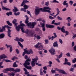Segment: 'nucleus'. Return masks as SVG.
<instances>
[{"label":"nucleus","mask_w":76,"mask_h":76,"mask_svg":"<svg viewBox=\"0 0 76 76\" xmlns=\"http://www.w3.org/2000/svg\"><path fill=\"white\" fill-rule=\"evenodd\" d=\"M51 10V9L49 7H44L43 8H40L39 7H35V8L34 10L35 14L37 16L39 14V13L41 11L42 12H48V13H51V12L50 10Z\"/></svg>","instance_id":"nucleus-1"},{"label":"nucleus","mask_w":76,"mask_h":76,"mask_svg":"<svg viewBox=\"0 0 76 76\" xmlns=\"http://www.w3.org/2000/svg\"><path fill=\"white\" fill-rule=\"evenodd\" d=\"M38 60V58L36 57L32 59V61H31V66L32 67H34L35 66V63H37V60Z\"/></svg>","instance_id":"nucleus-2"},{"label":"nucleus","mask_w":76,"mask_h":76,"mask_svg":"<svg viewBox=\"0 0 76 76\" xmlns=\"http://www.w3.org/2000/svg\"><path fill=\"white\" fill-rule=\"evenodd\" d=\"M37 24V23L33 22L31 24V22L27 24V26H30L31 28H34V26L35 25Z\"/></svg>","instance_id":"nucleus-3"},{"label":"nucleus","mask_w":76,"mask_h":76,"mask_svg":"<svg viewBox=\"0 0 76 76\" xmlns=\"http://www.w3.org/2000/svg\"><path fill=\"white\" fill-rule=\"evenodd\" d=\"M49 51L52 55H54V54H56V53H55V50L53 48H51V49L49 50Z\"/></svg>","instance_id":"nucleus-4"},{"label":"nucleus","mask_w":76,"mask_h":76,"mask_svg":"<svg viewBox=\"0 0 76 76\" xmlns=\"http://www.w3.org/2000/svg\"><path fill=\"white\" fill-rule=\"evenodd\" d=\"M40 24L41 25V27L42 28L43 31H45V24L42 23V22H40Z\"/></svg>","instance_id":"nucleus-5"},{"label":"nucleus","mask_w":76,"mask_h":76,"mask_svg":"<svg viewBox=\"0 0 76 76\" xmlns=\"http://www.w3.org/2000/svg\"><path fill=\"white\" fill-rule=\"evenodd\" d=\"M4 58H7V56H6L4 54H2L0 55V59H4Z\"/></svg>","instance_id":"nucleus-6"},{"label":"nucleus","mask_w":76,"mask_h":76,"mask_svg":"<svg viewBox=\"0 0 76 76\" xmlns=\"http://www.w3.org/2000/svg\"><path fill=\"white\" fill-rule=\"evenodd\" d=\"M45 26L46 28H54V26L53 25H50V24H46Z\"/></svg>","instance_id":"nucleus-7"},{"label":"nucleus","mask_w":76,"mask_h":76,"mask_svg":"<svg viewBox=\"0 0 76 76\" xmlns=\"http://www.w3.org/2000/svg\"><path fill=\"white\" fill-rule=\"evenodd\" d=\"M15 41H20V42H23L24 40L23 39L20 38V39L16 37V39H15Z\"/></svg>","instance_id":"nucleus-8"},{"label":"nucleus","mask_w":76,"mask_h":76,"mask_svg":"<svg viewBox=\"0 0 76 76\" xmlns=\"http://www.w3.org/2000/svg\"><path fill=\"white\" fill-rule=\"evenodd\" d=\"M63 4L64 6H66V7H69V4L68 3H67V1H64L63 3Z\"/></svg>","instance_id":"nucleus-9"},{"label":"nucleus","mask_w":76,"mask_h":76,"mask_svg":"<svg viewBox=\"0 0 76 76\" xmlns=\"http://www.w3.org/2000/svg\"><path fill=\"white\" fill-rule=\"evenodd\" d=\"M59 73H61L64 74L65 75H67V73H66L64 70H63L59 69Z\"/></svg>","instance_id":"nucleus-10"},{"label":"nucleus","mask_w":76,"mask_h":76,"mask_svg":"<svg viewBox=\"0 0 76 76\" xmlns=\"http://www.w3.org/2000/svg\"><path fill=\"white\" fill-rule=\"evenodd\" d=\"M26 18V20H25V22L26 24L28 23V22H29V21L28 20V19H29V18L28 17V16L27 15H25V16Z\"/></svg>","instance_id":"nucleus-11"},{"label":"nucleus","mask_w":76,"mask_h":76,"mask_svg":"<svg viewBox=\"0 0 76 76\" xmlns=\"http://www.w3.org/2000/svg\"><path fill=\"white\" fill-rule=\"evenodd\" d=\"M24 67L26 69H29V70H31L32 69V66H28L26 65H24Z\"/></svg>","instance_id":"nucleus-12"},{"label":"nucleus","mask_w":76,"mask_h":76,"mask_svg":"<svg viewBox=\"0 0 76 76\" xmlns=\"http://www.w3.org/2000/svg\"><path fill=\"white\" fill-rule=\"evenodd\" d=\"M29 3V1L27 0H23L21 4V6H23L24 4H25V3Z\"/></svg>","instance_id":"nucleus-13"},{"label":"nucleus","mask_w":76,"mask_h":76,"mask_svg":"<svg viewBox=\"0 0 76 76\" xmlns=\"http://www.w3.org/2000/svg\"><path fill=\"white\" fill-rule=\"evenodd\" d=\"M2 10H10V9L9 8H7L6 7H5L4 6H2Z\"/></svg>","instance_id":"nucleus-14"},{"label":"nucleus","mask_w":76,"mask_h":76,"mask_svg":"<svg viewBox=\"0 0 76 76\" xmlns=\"http://www.w3.org/2000/svg\"><path fill=\"white\" fill-rule=\"evenodd\" d=\"M8 71H10L9 69L7 68L3 70L2 72L4 73H7L8 72Z\"/></svg>","instance_id":"nucleus-15"},{"label":"nucleus","mask_w":76,"mask_h":76,"mask_svg":"<svg viewBox=\"0 0 76 76\" xmlns=\"http://www.w3.org/2000/svg\"><path fill=\"white\" fill-rule=\"evenodd\" d=\"M20 25H18L17 27H15V29L18 32H19L20 29Z\"/></svg>","instance_id":"nucleus-16"},{"label":"nucleus","mask_w":76,"mask_h":76,"mask_svg":"<svg viewBox=\"0 0 76 76\" xmlns=\"http://www.w3.org/2000/svg\"><path fill=\"white\" fill-rule=\"evenodd\" d=\"M53 47H58V45L57 43V42L56 41L53 43Z\"/></svg>","instance_id":"nucleus-17"},{"label":"nucleus","mask_w":76,"mask_h":76,"mask_svg":"<svg viewBox=\"0 0 76 76\" xmlns=\"http://www.w3.org/2000/svg\"><path fill=\"white\" fill-rule=\"evenodd\" d=\"M56 11L57 12V13L56 15H55L54 16V18H56V16H58V15L59 13L60 12V11H59V9L58 8L56 9Z\"/></svg>","instance_id":"nucleus-18"},{"label":"nucleus","mask_w":76,"mask_h":76,"mask_svg":"<svg viewBox=\"0 0 76 76\" xmlns=\"http://www.w3.org/2000/svg\"><path fill=\"white\" fill-rule=\"evenodd\" d=\"M4 31H5V27H4V26L2 27V29L0 27V32H3Z\"/></svg>","instance_id":"nucleus-19"},{"label":"nucleus","mask_w":76,"mask_h":76,"mask_svg":"<svg viewBox=\"0 0 76 76\" xmlns=\"http://www.w3.org/2000/svg\"><path fill=\"white\" fill-rule=\"evenodd\" d=\"M27 54H33V52L32 50L31 49L28 51V52L26 53Z\"/></svg>","instance_id":"nucleus-20"},{"label":"nucleus","mask_w":76,"mask_h":76,"mask_svg":"<svg viewBox=\"0 0 76 76\" xmlns=\"http://www.w3.org/2000/svg\"><path fill=\"white\" fill-rule=\"evenodd\" d=\"M14 9L13 10V11L15 12H18L19 11V10L18 9V8H16V7H14Z\"/></svg>","instance_id":"nucleus-21"},{"label":"nucleus","mask_w":76,"mask_h":76,"mask_svg":"<svg viewBox=\"0 0 76 76\" xmlns=\"http://www.w3.org/2000/svg\"><path fill=\"white\" fill-rule=\"evenodd\" d=\"M41 43H40L39 42H38L36 45H34V47L35 48H38V47H39V45H41Z\"/></svg>","instance_id":"nucleus-22"},{"label":"nucleus","mask_w":76,"mask_h":76,"mask_svg":"<svg viewBox=\"0 0 76 76\" xmlns=\"http://www.w3.org/2000/svg\"><path fill=\"white\" fill-rule=\"evenodd\" d=\"M15 72H20V69L19 68H16L14 70Z\"/></svg>","instance_id":"nucleus-23"},{"label":"nucleus","mask_w":76,"mask_h":76,"mask_svg":"<svg viewBox=\"0 0 76 76\" xmlns=\"http://www.w3.org/2000/svg\"><path fill=\"white\" fill-rule=\"evenodd\" d=\"M31 64L28 61H25V63L23 64L24 66H25V65H29Z\"/></svg>","instance_id":"nucleus-24"},{"label":"nucleus","mask_w":76,"mask_h":76,"mask_svg":"<svg viewBox=\"0 0 76 76\" xmlns=\"http://www.w3.org/2000/svg\"><path fill=\"white\" fill-rule=\"evenodd\" d=\"M35 35H36L35 34L34 35V36L37 39H41V37H40V36L37 35L36 36Z\"/></svg>","instance_id":"nucleus-25"},{"label":"nucleus","mask_w":76,"mask_h":76,"mask_svg":"<svg viewBox=\"0 0 76 76\" xmlns=\"http://www.w3.org/2000/svg\"><path fill=\"white\" fill-rule=\"evenodd\" d=\"M65 28L64 26L62 27L61 29V31L63 33H65V30L64 29V28Z\"/></svg>","instance_id":"nucleus-26"},{"label":"nucleus","mask_w":76,"mask_h":76,"mask_svg":"<svg viewBox=\"0 0 76 76\" xmlns=\"http://www.w3.org/2000/svg\"><path fill=\"white\" fill-rule=\"evenodd\" d=\"M8 76H14L15 75V73L12 72V73H8Z\"/></svg>","instance_id":"nucleus-27"},{"label":"nucleus","mask_w":76,"mask_h":76,"mask_svg":"<svg viewBox=\"0 0 76 76\" xmlns=\"http://www.w3.org/2000/svg\"><path fill=\"white\" fill-rule=\"evenodd\" d=\"M13 67H18V65L16 64V62H14L13 64Z\"/></svg>","instance_id":"nucleus-28"},{"label":"nucleus","mask_w":76,"mask_h":76,"mask_svg":"<svg viewBox=\"0 0 76 76\" xmlns=\"http://www.w3.org/2000/svg\"><path fill=\"white\" fill-rule=\"evenodd\" d=\"M24 9H28V7H29V6L28 5L24 4L23 6Z\"/></svg>","instance_id":"nucleus-29"},{"label":"nucleus","mask_w":76,"mask_h":76,"mask_svg":"<svg viewBox=\"0 0 76 76\" xmlns=\"http://www.w3.org/2000/svg\"><path fill=\"white\" fill-rule=\"evenodd\" d=\"M4 37V34H0V38L1 39L3 38Z\"/></svg>","instance_id":"nucleus-30"},{"label":"nucleus","mask_w":76,"mask_h":76,"mask_svg":"<svg viewBox=\"0 0 76 76\" xmlns=\"http://www.w3.org/2000/svg\"><path fill=\"white\" fill-rule=\"evenodd\" d=\"M38 48H39V50H42L41 49H43V46L41 45Z\"/></svg>","instance_id":"nucleus-31"},{"label":"nucleus","mask_w":76,"mask_h":76,"mask_svg":"<svg viewBox=\"0 0 76 76\" xmlns=\"http://www.w3.org/2000/svg\"><path fill=\"white\" fill-rule=\"evenodd\" d=\"M69 3L70 6H72L73 4V1L72 0H70L69 1Z\"/></svg>","instance_id":"nucleus-32"},{"label":"nucleus","mask_w":76,"mask_h":76,"mask_svg":"<svg viewBox=\"0 0 76 76\" xmlns=\"http://www.w3.org/2000/svg\"><path fill=\"white\" fill-rule=\"evenodd\" d=\"M7 23L8 24V25H9V26H12V24L10 23V22H9V21H7Z\"/></svg>","instance_id":"nucleus-33"},{"label":"nucleus","mask_w":76,"mask_h":76,"mask_svg":"<svg viewBox=\"0 0 76 76\" xmlns=\"http://www.w3.org/2000/svg\"><path fill=\"white\" fill-rule=\"evenodd\" d=\"M18 44L19 45H20V47H21V48H23V45H22V44H21V43L18 41Z\"/></svg>","instance_id":"nucleus-34"},{"label":"nucleus","mask_w":76,"mask_h":76,"mask_svg":"<svg viewBox=\"0 0 76 76\" xmlns=\"http://www.w3.org/2000/svg\"><path fill=\"white\" fill-rule=\"evenodd\" d=\"M5 46L7 47V48H10L12 47V45H8L7 44H6Z\"/></svg>","instance_id":"nucleus-35"},{"label":"nucleus","mask_w":76,"mask_h":76,"mask_svg":"<svg viewBox=\"0 0 76 76\" xmlns=\"http://www.w3.org/2000/svg\"><path fill=\"white\" fill-rule=\"evenodd\" d=\"M28 37H33L34 36V34L31 33H29V34L28 35Z\"/></svg>","instance_id":"nucleus-36"},{"label":"nucleus","mask_w":76,"mask_h":76,"mask_svg":"<svg viewBox=\"0 0 76 76\" xmlns=\"http://www.w3.org/2000/svg\"><path fill=\"white\" fill-rule=\"evenodd\" d=\"M11 59L12 60H14L15 59H16L17 60H18V58L16 56H14V57L12 58Z\"/></svg>","instance_id":"nucleus-37"},{"label":"nucleus","mask_w":76,"mask_h":76,"mask_svg":"<svg viewBox=\"0 0 76 76\" xmlns=\"http://www.w3.org/2000/svg\"><path fill=\"white\" fill-rule=\"evenodd\" d=\"M14 13L15 16H18V15H19L20 14V13L19 12H18L17 13L14 12Z\"/></svg>","instance_id":"nucleus-38"},{"label":"nucleus","mask_w":76,"mask_h":76,"mask_svg":"<svg viewBox=\"0 0 76 76\" xmlns=\"http://www.w3.org/2000/svg\"><path fill=\"white\" fill-rule=\"evenodd\" d=\"M66 20H69V21H70L72 20V19L71 18H70V17H69L66 18Z\"/></svg>","instance_id":"nucleus-39"},{"label":"nucleus","mask_w":76,"mask_h":76,"mask_svg":"<svg viewBox=\"0 0 76 76\" xmlns=\"http://www.w3.org/2000/svg\"><path fill=\"white\" fill-rule=\"evenodd\" d=\"M20 10L21 11H24V12H26V9L23 8L21 9Z\"/></svg>","instance_id":"nucleus-40"},{"label":"nucleus","mask_w":76,"mask_h":76,"mask_svg":"<svg viewBox=\"0 0 76 76\" xmlns=\"http://www.w3.org/2000/svg\"><path fill=\"white\" fill-rule=\"evenodd\" d=\"M57 19H58V20H63V18H61L59 16H58L57 17Z\"/></svg>","instance_id":"nucleus-41"},{"label":"nucleus","mask_w":76,"mask_h":76,"mask_svg":"<svg viewBox=\"0 0 76 76\" xmlns=\"http://www.w3.org/2000/svg\"><path fill=\"white\" fill-rule=\"evenodd\" d=\"M4 27L5 28H7L8 29H11V28H12V27H9L8 25L4 26Z\"/></svg>","instance_id":"nucleus-42"},{"label":"nucleus","mask_w":76,"mask_h":76,"mask_svg":"<svg viewBox=\"0 0 76 76\" xmlns=\"http://www.w3.org/2000/svg\"><path fill=\"white\" fill-rule=\"evenodd\" d=\"M63 55V53L61 52L60 55L58 56V58H61L62 57V55Z\"/></svg>","instance_id":"nucleus-43"},{"label":"nucleus","mask_w":76,"mask_h":76,"mask_svg":"<svg viewBox=\"0 0 76 76\" xmlns=\"http://www.w3.org/2000/svg\"><path fill=\"white\" fill-rule=\"evenodd\" d=\"M59 41L61 44H63V40L61 39H59Z\"/></svg>","instance_id":"nucleus-44"},{"label":"nucleus","mask_w":76,"mask_h":76,"mask_svg":"<svg viewBox=\"0 0 76 76\" xmlns=\"http://www.w3.org/2000/svg\"><path fill=\"white\" fill-rule=\"evenodd\" d=\"M9 69L10 70H10L12 71V72H14V71H15V70H14L15 69H14V68H10Z\"/></svg>","instance_id":"nucleus-45"},{"label":"nucleus","mask_w":76,"mask_h":76,"mask_svg":"<svg viewBox=\"0 0 76 76\" xmlns=\"http://www.w3.org/2000/svg\"><path fill=\"white\" fill-rule=\"evenodd\" d=\"M52 2L53 3H59V2L57 1V0H53V1Z\"/></svg>","instance_id":"nucleus-46"},{"label":"nucleus","mask_w":76,"mask_h":76,"mask_svg":"<svg viewBox=\"0 0 76 76\" xmlns=\"http://www.w3.org/2000/svg\"><path fill=\"white\" fill-rule=\"evenodd\" d=\"M37 21L41 22L42 20V19L41 18H39L38 19H37Z\"/></svg>","instance_id":"nucleus-47"},{"label":"nucleus","mask_w":76,"mask_h":76,"mask_svg":"<svg viewBox=\"0 0 76 76\" xmlns=\"http://www.w3.org/2000/svg\"><path fill=\"white\" fill-rule=\"evenodd\" d=\"M66 55L67 57H70V54L69 53H68L66 54Z\"/></svg>","instance_id":"nucleus-48"},{"label":"nucleus","mask_w":76,"mask_h":76,"mask_svg":"<svg viewBox=\"0 0 76 76\" xmlns=\"http://www.w3.org/2000/svg\"><path fill=\"white\" fill-rule=\"evenodd\" d=\"M65 62L63 64H65L66 63H67V61H68V60H67V58H65Z\"/></svg>","instance_id":"nucleus-49"},{"label":"nucleus","mask_w":76,"mask_h":76,"mask_svg":"<svg viewBox=\"0 0 76 76\" xmlns=\"http://www.w3.org/2000/svg\"><path fill=\"white\" fill-rule=\"evenodd\" d=\"M45 44H48V39H45Z\"/></svg>","instance_id":"nucleus-50"},{"label":"nucleus","mask_w":76,"mask_h":76,"mask_svg":"<svg viewBox=\"0 0 76 76\" xmlns=\"http://www.w3.org/2000/svg\"><path fill=\"white\" fill-rule=\"evenodd\" d=\"M17 22V20L16 19H14L12 21V23H16Z\"/></svg>","instance_id":"nucleus-51"},{"label":"nucleus","mask_w":76,"mask_h":76,"mask_svg":"<svg viewBox=\"0 0 76 76\" xmlns=\"http://www.w3.org/2000/svg\"><path fill=\"white\" fill-rule=\"evenodd\" d=\"M49 5V2H47L45 3V5L47 6H48Z\"/></svg>","instance_id":"nucleus-52"},{"label":"nucleus","mask_w":76,"mask_h":76,"mask_svg":"<svg viewBox=\"0 0 76 76\" xmlns=\"http://www.w3.org/2000/svg\"><path fill=\"white\" fill-rule=\"evenodd\" d=\"M64 64H67L68 66H70V65H71V64H70V62H67Z\"/></svg>","instance_id":"nucleus-53"},{"label":"nucleus","mask_w":76,"mask_h":76,"mask_svg":"<svg viewBox=\"0 0 76 76\" xmlns=\"http://www.w3.org/2000/svg\"><path fill=\"white\" fill-rule=\"evenodd\" d=\"M5 61H6V62H7V63H8L9 62H12V61L8 59H6L5 60Z\"/></svg>","instance_id":"nucleus-54"},{"label":"nucleus","mask_w":76,"mask_h":76,"mask_svg":"<svg viewBox=\"0 0 76 76\" xmlns=\"http://www.w3.org/2000/svg\"><path fill=\"white\" fill-rule=\"evenodd\" d=\"M12 51H13V49H12V46L11 47H10V53H11Z\"/></svg>","instance_id":"nucleus-55"},{"label":"nucleus","mask_w":76,"mask_h":76,"mask_svg":"<svg viewBox=\"0 0 76 76\" xmlns=\"http://www.w3.org/2000/svg\"><path fill=\"white\" fill-rule=\"evenodd\" d=\"M20 28H21V26H25V24L23 23H22L20 25Z\"/></svg>","instance_id":"nucleus-56"},{"label":"nucleus","mask_w":76,"mask_h":76,"mask_svg":"<svg viewBox=\"0 0 76 76\" xmlns=\"http://www.w3.org/2000/svg\"><path fill=\"white\" fill-rule=\"evenodd\" d=\"M49 18L50 19H54V18L51 16H49Z\"/></svg>","instance_id":"nucleus-57"},{"label":"nucleus","mask_w":76,"mask_h":76,"mask_svg":"<svg viewBox=\"0 0 76 76\" xmlns=\"http://www.w3.org/2000/svg\"><path fill=\"white\" fill-rule=\"evenodd\" d=\"M5 50V48H3V47L0 48V51H2V50Z\"/></svg>","instance_id":"nucleus-58"},{"label":"nucleus","mask_w":76,"mask_h":76,"mask_svg":"<svg viewBox=\"0 0 76 76\" xmlns=\"http://www.w3.org/2000/svg\"><path fill=\"white\" fill-rule=\"evenodd\" d=\"M21 30L22 32H25L24 31V29H23V27L21 28Z\"/></svg>","instance_id":"nucleus-59"},{"label":"nucleus","mask_w":76,"mask_h":76,"mask_svg":"<svg viewBox=\"0 0 76 76\" xmlns=\"http://www.w3.org/2000/svg\"><path fill=\"white\" fill-rule=\"evenodd\" d=\"M27 50V48H26L25 49H24V52H26V53H27L28 51Z\"/></svg>","instance_id":"nucleus-60"},{"label":"nucleus","mask_w":76,"mask_h":76,"mask_svg":"<svg viewBox=\"0 0 76 76\" xmlns=\"http://www.w3.org/2000/svg\"><path fill=\"white\" fill-rule=\"evenodd\" d=\"M70 71V72H73V71L74 70V69L73 68H71L69 70Z\"/></svg>","instance_id":"nucleus-61"},{"label":"nucleus","mask_w":76,"mask_h":76,"mask_svg":"<svg viewBox=\"0 0 76 76\" xmlns=\"http://www.w3.org/2000/svg\"><path fill=\"white\" fill-rule=\"evenodd\" d=\"M65 36H66V35H69V32H68V31H65Z\"/></svg>","instance_id":"nucleus-62"},{"label":"nucleus","mask_w":76,"mask_h":76,"mask_svg":"<svg viewBox=\"0 0 76 76\" xmlns=\"http://www.w3.org/2000/svg\"><path fill=\"white\" fill-rule=\"evenodd\" d=\"M16 51L17 54H19V51L18 49H16Z\"/></svg>","instance_id":"nucleus-63"},{"label":"nucleus","mask_w":76,"mask_h":76,"mask_svg":"<svg viewBox=\"0 0 76 76\" xmlns=\"http://www.w3.org/2000/svg\"><path fill=\"white\" fill-rule=\"evenodd\" d=\"M73 49L74 50V51H76V46H75L73 48Z\"/></svg>","instance_id":"nucleus-64"}]
</instances>
